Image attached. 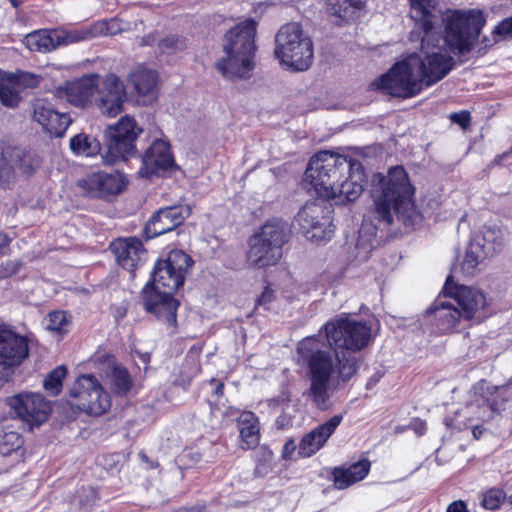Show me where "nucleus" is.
Segmentation results:
<instances>
[{
    "label": "nucleus",
    "instance_id": "52",
    "mask_svg": "<svg viewBox=\"0 0 512 512\" xmlns=\"http://www.w3.org/2000/svg\"><path fill=\"white\" fill-rule=\"evenodd\" d=\"M273 299V291L266 287L265 290L262 292L261 296L257 299V305L259 306H265L268 303H270Z\"/></svg>",
    "mask_w": 512,
    "mask_h": 512
},
{
    "label": "nucleus",
    "instance_id": "61",
    "mask_svg": "<svg viewBox=\"0 0 512 512\" xmlns=\"http://www.w3.org/2000/svg\"><path fill=\"white\" fill-rule=\"evenodd\" d=\"M141 359L144 363H147L150 359L149 355L148 354H142L141 355Z\"/></svg>",
    "mask_w": 512,
    "mask_h": 512
},
{
    "label": "nucleus",
    "instance_id": "22",
    "mask_svg": "<svg viewBox=\"0 0 512 512\" xmlns=\"http://www.w3.org/2000/svg\"><path fill=\"white\" fill-rule=\"evenodd\" d=\"M32 119L47 133L55 137H62L72 122L66 113H59L51 103L45 99H36L31 104Z\"/></svg>",
    "mask_w": 512,
    "mask_h": 512
},
{
    "label": "nucleus",
    "instance_id": "59",
    "mask_svg": "<svg viewBox=\"0 0 512 512\" xmlns=\"http://www.w3.org/2000/svg\"><path fill=\"white\" fill-rule=\"evenodd\" d=\"M223 389H224V384L223 383H217L216 387H215V394L216 395H222L223 394Z\"/></svg>",
    "mask_w": 512,
    "mask_h": 512
},
{
    "label": "nucleus",
    "instance_id": "41",
    "mask_svg": "<svg viewBox=\"0 0 512 512\" xmlns=\"http://www.w3.org/2000/svg\"><path fill=\"white\" fill-rule=\"evenodd\" d=\"M14 80L15 85L22 94L25 89L37 88L43 81V77L40 74L31 73L27 71L18 70L14 73H10Z\"/></svg>",
    "mask_w": 512,
    "mask_h": 512
},
{
    "label": "nucleus",
    "instance_id": "1",
    "mask_svg": "<svg viewBox=\"0 0 512 512\" xmlns=\"http://www.w3.org/2000/svg\"><path fill=\"white\" fill-rule=\"evenodd\" d=\"M410 17L421 33L412 32L411 40H420L426 46L446 47L455 55L472 51L486 19L481 10L447 9L441 16L436 14L434 0H409Z\"/></svg>",
    "mask_w": 512,
    "mask_h": 512
},
{
    "label": "nucleus",
    "instance_id": "27",
    "mask_svg": "<svg viewBox=\"0 0 512 512\" xmlns=\"http://www.w3.org/2000/svg\"><path fill=\"white\" fill-rule=\"evenodd\" d=\"M351 166H353L351 171L336 184L334 195L330 198V200H335L337 204L354 201L363 192V182L365 180L363 166L355 159L351 162Z\"/></svg>",
    "mask_w": 512,
    "mask_h": 512
},
{
    "label": "nucleus",
    "instance_id": "33",
    "mask_svg": "<svg viewBox=\"0 0 512 512\" xmlns=\"http://www.w3.org/2000/svg\"><path fill=\"white\" fill-rule=\"evenodd\" d=\"M427 312L434 316L437 326L442 332L451 331L462 319L461 313L454 304L440 299L436 300Z\"/></svg>",
    "mask_w": 512,
    "mask_h": 512
},
{
    "label": "nucleus",
    "instance_id": "3",
    "mask_svg": "<svg viewBox=\"0 0 512 512\" xmlns=\"http://www.w3.org/2000/svg\"><path fill=\"white\" fill-rule=\"evenodd\" d=\"M307 367L308 396L320 410L330 407V391L347 382L357 371L355 357H346L315 336L304 338L297 347Z\"/></svg>",
    "mask_w": 512,
    "mask_h": 512
},
{
    "label": "nucleus",
    "instance_id": "37",
    "mask_svg": "<svg viewBox=\"0 0 512 512\" xmlns=\"http://www.w3.org/2000/svg\"><path fill=\"white\" fill-rule=\"evenodd\" d=\"M22 99L10 73L0 70V103L6 108L15 109Z\"/></svg>",
    "mask_w": 512,
    "mask_h": 512
},
{
    "label": "nucleus",
    "instance_id": "30",
    "mask_svg": "<svg viewBox=\"0 0 512 512\" xmlns=\"http://www.w3.org/2000/svg\"><path fill=\"white\" fill-rule=\"evenodd\" d=\"M23 438L15 431L7 432L0 440V473L7 472L9 468L23 459Z\"/></svg>",
    "mask_w": 512,
    "mask_h": 512
},
{
    "label": "nucleus",
    "instance_id": "32",
    "mask_svg": "<svg viewBox=\"0 0 512 512\" xmlns=\"http://www.w3.org/2000/svg\"><path fill=\"white\" fill-rule=\"evenodd\" d=\"M3 155L12 163L19 175L30 176L40 165L38 156L31 150L20 147H7Z\"/></svg>",
    "mask_w": 512,
    "mask_h": 512
},
{
    "label": "nucleus",
    "instance_id": "10",
    "mask_svg": "<svg viewBox=\"0 0 512 512\" xmlns=\"http://www.w3.org/2000/svg\"><path fill=\"white\" fill-rule=\"evenodd\" d=\"M420 62L416 54L398 62L372 85L386 93L400 98H410L417 95L423 88V83L417 69Z\"/></svg>",
    "mask_w": 512,
    "mask_h": 512
},
{
    "label": "nucleus",
    "instance_id": "4",
    "mask_svg": "<svg viewBox=\"0 0 512 512\" xmlns=\"http://www.w3.org/2000/svg\"><path fill=\"white\" fill-rule=\"evenodd\" d=\"M256 22L246 19L225 35L223 51L225 56L216 64L227 79H248L255 67Z\"/></svg>",
    "mask_w": 512,
    "mask_h": 512
},
{
    "label": "nucleus",
    "instance_id": "24",
    "mask_svg": "<svg viewBox=\"0 0 512 512\" xmlns=\"http://www.w3.org/2000/svg\"><path fill=\"white\" fill-rule=\"evenodd\" d=\"M191 214L188 205H176L159 209L146 224V232L156 237L174 230Z\"/></svg>",
    "mask_w": 512,
    "mask_h": 512
},
{
    "label": "nucleus",
    "instance_id": "29",
    "mask_svg": "<svg viewBox=\"0 0 512 512\" xmlns=\"http://www.w3.org/2000/svg\"><path fill=\"white\" fill-rule=\"evenodd\" d=\"M98 82V74H89L67 83L64 89L67 101L77 107L86 106L98 91Z\"/></svg>",
    "mask_w": 512,
    "mask_h": 512
},
{
    "label": "nucleus",
    "instance_id": "34",
    "mask_svg": "<svg viewBox=\"0 0 512 512\" xmlns=\"http://www.w3.org/2000/svg\"><path fill=\"white\" fill-rule=\"evenodd\" d=\"M158 76L156 71L144 66L136 67L130 74L128 82L139 96H153Z\"/></svg>",
    "mask_w": 512,
    "mask_h": 512
},
{
    "label": "nucleus",
    "instance_id": "18",
    "mask_svg": "<svg viewBox=\"0 0 512 512\" xmlns=\"http://www.w3.org/2000/svg\"><path fill=\"white\" fill-rule=\"evenodd\" d=\"M126 184L125 176L119 171L91 173L77 183L84 195L102 199L118 195Z\"/></svg>",
    "mask_w": 512,
    "mask_h": 512
},
{
    "label": "nucleus",
    "instance_id": "47",
    "mask_svg": "<svg viewBox=\"0 0 512 512\" xmlns=\"http://www.w3.org/2000/svg\"><path fill=\"white\" fill-rule=\"evenodd\" d=\"M496 35L512 38V16L504 19L494 29Z\"/></svg>",
    "mask_w": 512,
    "mask_h": 512
},
{
    "label": "nucleus",
    "instance_id": "23",
    "mask_svg": "<svg viewBox=\"0 0 512 512\" xmlns=\"http://www.w3.org/2000/svg\"><path fill=\"white\" fill-rule=\"evenodd\" d=\"M174 165L170 144L164 139H155L142 156V167L139 174L151 177L160 171H165Z\"/></svg>",
    "mask_w": 512,
    "mask_h": 512
},
{
    "label": "nucleus",
    "instance_id": "13",
    "mask_svg": "<svg viewBox=\"0 0 512 512\" xmlns=\"http://www.w3.org/2000/svg\"><path fill=\"white\" fill-rule=\"evenodd\" d=\"M142 129L137 126L134 118L125 115L106 130L108 138L107 152L102 155L107 165H113L118 160H124L135 151V141Z\"/></svg>",
    "mask_w": 512,
    "mask_h": 512
},
{
    "label": "nucleus",
    "instance_id": "54",
    "mask_svg": "<svg viewBox=\"0 0 512 512\" xmlns=\"http://www.w3.org/2000/svg\"><path fill=\"white\" fill-rule=\"evenodd\" d=\"M271 470V467L269 464L263 462V463H258L256 468H255V473L258 475V476H265L269 473V471Z\"/></svg>",
    "mask_w": 512,
    "mask_h": 512
},
{
    "label": "nucleus",
    "instance_id": "25",
    "mask_svg": "<svg viewBox=\"0 0 512 512\" xmlns=\"http://www.w3.org/2000/svg\"><path fill=\"white\" fill-rule=\"evenodd\" d=\"M343 420V415L332 416L326 422L316 426L308 433L304 434L298 444V454L307 458L317 453L328 441L331 435L336 431Z\"/></svg>",
    "mask_w": 512,
    "mask_h": 512
},
{
    "label": "nucleus",
    "instance_id": "44",
    "mask_svg": "<svg viewBox=\"0 0 512 512\" xmlns=\"http://www.w3.org/2000/svg\"><path fill=\"white\" fill-rule=\"evenodd\" d=\"M158 49L162 54H174L186 48V41L178 35H168L158 40Z\"/></svg>",
    "mask_w": 512,
    "mask_h": 512
},
{
    "label": "nucleus",
    "instance_id": "43",
    "mask_svg": "<svg viewBox=\"0 0 512 512\" xmlns=\"http://www.w3.org/2000/svg\"><path fill=\"white\" fill-rule=\"evenodd\" d=\"M44 323L47 330L63 333L68 330L70 320L64 311H54L48 314Z\"/></svg>",
    "mask_w": 512,
    "mask_h": 512
},
{
    "label": "nucleus",
    "instance_id": "62",
    "mask_svg": "<svg viewBox=\"0 0 512 512\" xmlns=\"http://www.w3.org/2000/svg\"><path fill=\"white\" fill-rule=\"evenodd\" d=\"M508 502L512 505V494L508 497Z\"/></svg>",
    "mask_w": 512,
    "mask_h": 512
},
{
    "label": "nucleus",
    "instance_id": "49",
    "mask_svg": "<svg viewBox=\"0 0 512 512\" xmlns=\"http://www.w3.org/2000/svg\"><path fill=\"white\" fill-rule=\"evenodd\" d=\"M21 268V263L18 261H8L1 266L0 275L2 277H11L16 275Z\"/></svg>",
    "mask_w": 512,
    "mask_h": 512
},
{
    "label": "nucleus",
    "instance_id": "7",
    "mask_svg": "<svg viewBox=\"0 0 512 512\" xmlns=\"http://www.w3.org/2000/svg\"><path fill=\"white\" fill-rule=\"evenodd\" d=\"M274 55L281 65L293 71H305L313 61V44L300 24L288 23L276 34Z\"/></svg>",
    "mask_w": 512,
    "mask_h": 512
},
{
    "label": "nucleus",
    "instance_id": "21",
    "mask_svg": "<svg viewBox=\"0 0 512 512\" xmlns=\"http://www.w3.org/2000/svg\"><path fill=\"white\" fill-rule=\"evenodd\" d=\"M143 304L147 312L154 314L163 321L168 328L176 327L177 308L179 303L173 297V293L155 290L146 284L142 291Z\"/></svg>",
    "mask_w": 512,
    "mask_h": 512
},
{
    "label": "nucleus",
    "instance_id": "56",
    "mask_svg": "<svg viewBox=\"0 0 512 512\" xmlns=\"http://www.w3.org/2000/svg\"><path fill=\"white\" fill-rule=\"evenodd\" d=\"M11 242V238L5 234L0 233V253H2L3 249L6 248Z\"/></svg>",
    "mask_w": 512,
    "mask_h": 512
},
{
    "label": "nucleus",
    "instance_id": "40",
    "mask_svg": "<svg viewBox=\"0 0 512 512\" xmlns=\"http://www.w3.org/2000/svg\"><path fill=\"white\" fill-rule=\"evenodd\" d=\"M109 383L111 390L118 395L126 394L132 386L128 371L122 367H114L109 375Z\"/></svg>",
    "mask_w": 512,
    "mask_h": 512
},
{
    "label": "nucleus",
    "instance_id": "17",
    "mask_svg": "<svg viewBox=\"0 0 512 512\" xmlns=\"http://www.w3.org/2000/svg\"><path fill=\"white\" fill-rule=\"evenodd\" d=\"M421 48L425 56L421 58L416 54V59L420 62L417 71L423 85L431 86L442 80L452 70L454 59L443 52L441 47L426 46L423 48L421 43Z\"/></svg>",
    "mask_w": 512,
    "mask_h": 512
},
{
    "label": "nucleus",
    "instance_id": "2",
    "mask_svg": "<svg viewBox=\"0 0 512 512\" xmlns=\"http://www.w3.org/2000/svg\"><path fill=\"white\" fill-rule=\"evenodd\" d=\"M372 196L374 205L364 218L356 244L357 257L366 260L375 247V231L380 224L393 222L394 214L406 225H413L418 217L412 202L413 187L403 167L395 166L388 174H377L373 178Z\"/></svg>",
    "mask_w": 512,
    "mask_h": 512
},
{
    "label": "nucleus",
    "instance_id": "55",
    "mask_svg": "<svg viewBox=\"0 0 512 512\" xmlns=\"http://www.w3.org/2000/svg\"><path fill=\"white\" fill-rule=\"evenodd\" d=\"M205 506L203 505H194L191 507H181L175 512H204Z\"/></svg>",
    "mask_w": 512,
    "mask_h": 512
},
{
    "label": "nucleus",
    "instance_id": "38",
    "mask_svg": "<svg viewBox=\"0 0 512 512\" xmlns=\"http://www.w3.org/2000/svg\"><path fill=\"white\" fill-rule=\"evenodd\" d=\"M240 437L246 449L254 448L259 443V423L252 412L242 413L239 419Z\"/></svg>",
    "mask_w": 512,
    "mask_h": 512
},
{
    "label": "nucleus",
    "instance_id": "12",
    "mask_svg": "<svg viewBox=\"0 0 512 512\" xmlns=\"http://www.w3.org/2000/svg\"><path fill=\"white\" fill-rule=\"evenodd\" d=\"M191 257L181 250L169 252L166 259L156 262L152 272V289L174 293L184 284L185 275L191 267Z\"/></svg>",
    "mask_w": 512,
    "mask_h": 512
},
{
    "label": "nucleus",
    "instance_id": "57",
    "mask_svg": "<svg viewBox=\"0 0 512 512\" xmlns=\"http://www.w3.org/2000/svg\"><path fill=\"white\" fill-rule=\"evenodd\" d=\"M413 427H414L415 432H416L419 436L423 435V434H424V432H425V430H426V425H425V423H424V422H421V421H417V422H415V423H414V425H413Z\"/></svg>",
    "mask_w": 512,
    "mask_h": 512
},
{
    "label": "nucleus",
    "instance_id": "5",
    "mask_svg": "<svg viewBox=\"0 0 512 512\" xmlns=\"http://www.w3.org/2000/svg\"><path fill=\"white\" fill-rule=\"evenodd\" d=\"M353 160L327 150L320 151L310 159L304 182L311 185L318 197L330 200L336 184L351 171Z\"/></svg>",
    "mask_w": 512,
    "mask_h": 512
},
{
    "label": "nucleus",
    "instance_id": "58",
    "mask_svg": "<svg viewBox=\"0 0 512 512\" xmlns=\"http://www.w3.org/2000/svg\"><path fill=\"white\" fill-rule=\"evenodd\" d=\"M484 427L482 425H478V426H475L472 430V433H473V436L476 438V439H479L483 432H484Z\"/></svg>",
    "mask_w": 512,
    "mask_h": 512
},
{
    "label": "nucleus",
    "instance_id": "42",
    "mask_svg": "<svg viewBox=\"0 0 512 512\" xmlns=\"http://www.w3.org/2000/svg\"><path fill=\"white\" fill-rule=\"evenodd\" d=\"M67 374L65 366H58L53 369L43 381L44 389L53 396L60 393L62 389V381Z\"/></svg>",
    "mask_w": 512,
    "mask_h": 512
},
{
    "label": "nucleus",
    "instance_id": "36",
    "mask_svg": "<svg viewBox=\"0 0 512 512\" xmlns=\"http://www.w3.org/2000/svg\"><path fill=\"white\" fill-rule=\"evenodd\" d=\"M364 3V0H327L330 13L343 21L358 18Z\"/></svg>",
    "mask_w": 512,
    "mask_h": 512
},
{
    "label": "nucleus",
    "instance_id": "28",
    "mask_svg": "<svg viewBox=\"0 0 512 512\" xmlns=\"http://www.w3.org/2000/svg\"><path fill=\"white\" fill-rule=\"evenodd\" d=\"M110 249L118 264L129 272L137 269L146 253L142 242L135 237L117 239L110 244Z\"/></svg>",
    "mask_w": 512,
    "mask_h": 512
},
{
    "label": "nucleus",
    "instance_id": "15",
    "mask_svg": "<svg viewBox=\"0 0 512 512\" xmlns=\"http://www.w3.org/2000/svg\"><path fill=\"white\" fill-rule=\"evenodd\" d=\"M443 290L453 299L463 320L481 322L487 316L489 300L482 290L454 284L451 276L447 277Z\"/></svg>",
    "mask_w": 512,
    "mask_h": 512
},
{
    "label": "nucleus",
    "instance_id": "20",
    "mask_svg": "<svg viewBox=\"0 0 512 512\" xmlns=\"http://www.w3.org/2000/svg\"><path fill=\"white\" fill-rule=\"evenodd\" d=\"M126 90L123 82L115 74H108L98 88L95 104L100 113L107 117H115L123 110Z\"/></svg>",
    "mask_w": 512,
    "mask_h": 512
},
{
    "label": "nucleus",
    "instance_id": "45",
    "mask_svg": "<svg viewBox=\"0 0 512 512\" xmlns=\"http://www.w3.org/2000/svg\"><path fill=\"white\" fill-rule=\"evenodd\" d=\"M18 176H20L19 173L2 152L0 158V185L9 188Z\"/></svg>",
    "mask_w": 512,
    "mask_h": 512
},
{
    "label": "nucleus",
    "instance_id": "11",
    "mask_svg": "<svg viewBox=\"0 0 512 512\" xmlns=\"http://www.w3.org/2000/svg\"><path fill=\"white\" fill-rule=\"evenodd\" d=\"M69 395L71 405L89 415L100 416L111 407L109 394L92 374L78 377Z\"/></svg>",
    "mask_w": 512,
    "mask_h": 512
},
{
    "label": "nucleus",
    "instance_id": "53",
    "mask_svg": "<svg viewBox=\"0 0 512 512\" xmlns=\"http://www.w3.org/2000/svg\"><path fill=\"white\" fill-rule=\"evenodd\" d=\"M447 512H469V511L467 510L466 504L463 501L458 500V501L452 502L448 506Z\"/></svg>",
    "mask_w": 512,
    "mask_h": 512
},
{
    "label": "nucleus",
    "instance_id": "14",
    "mask_svg": "<svg viewBox=\"0 0 512 512\" xmlns=\"http://www.w3.org/2000/svg\"><path fill=\"white\" fill-rule=\"evenodd\" d=\"M502 239V230L497 227L484 226L475 232L465 251L462 271L467 275L475 274L478 266L500 249Z\"/></svg>",
    "mask_w": 512,
    "mask_h": 512
},
{
    "label": "nucleus",
    "instance_id": "48",
    "mask_svg": "<svg viewBox=\"0 0 512 512\" xmlns=\"http://www.w3.org/2000/svg\"><path fill=\"white\" fill-rule=\"evenodd\" d=\"M450 120L453 123L458 124L463 129H466L470 125L471 116L468 111H461V112L452 113L450 115Z\"/></svg>",
    "mask_w": 512,
    "mask_h": 512
},
{
    "label": "nucleus",
    "instance_id": "51",
    "mask_svg": "<svg viewBox=\"0 0 512 512\" xmlns=\"http://www.w3.org/2000/svg\"><path fill=\"white\" fill-rule=\"evenodd\" d=\"M158 40H160L158 33L152 32L141 38L140 45L142 46H158Z\"/></svg>",
    "mask_w": 512,
    "mask_h": 512
},
{
    "label": "nucleus",
    "instance_id": "31",
    "mask_svg": "<svg viewBox=\"0 0 512 512\" xmlns=\"http://www.w3.org/2000/svg\"><path fill=\"white\" fill-rule=\"evenodd\" d=\"M370 467V461L362 459L346 468H335L333 471L335 487L337 489H346L356 482L363 480L368 475Z\"/></svg>",
    "mask_w": 512,
    "mask_h": 512
},
{
    "label": "nucleus",
    "instance_id": "16",
    "mask_svg": "<svg viewBox=\"0 0 512 512\" xmlns=\"http://www.w3.org/2000/svg\"><path fill=\"white\" fill-rule=\"evenodd\" d=\"M6 403L30 430L43 424L51 411L49 402L42 394L35 392H21L7 397Z\"/></svg>",
    "mask_w": 512,
    "mask_h": 512
},
{
    "label": "nucleus",
    "instance_id": "46",
    "mask_svg": "<svg viewBox=\"0 0 512 512\" xmlns=\"http://www.w3.org/2000/svg\"><path fill=\"white\" fill-rule=\"evenodd\" d=\"M505 498L506 494L504 493L503 490L498 488H492L484 494L482 505L485 509L496 510L500 508Z\"/></svg>",
    "mask_w": 512,
    "mask_h": 512
},
{
    "label": "nucleus",
    "instance_id": "6",
    "mask_svg": "<svg viewBox=\"0 0 512 512\" xmlns=\"http://www.w3.org/2000/svg\"><path fill=\"white\" fill-rule=\"evenodd\" d=\"M290 229L281 219H270L249 240L248 263L264 268L278 263L282 247L288 241Z\"/></svg>",
    "mask_w": 512,
    "mask_h": 512
},
{
    "label": "nucleus",
    "instance_id": "35",
    "mask_svg": "<svg viewBox=\"0 0 512 512\" xmlns=\"http://www.w3.org/2000/svg\"><path fill=\"white\" fill-rule=\"evenodd\" d=\"M268 407L276 410L281 407L282 413L276 419V425L279 429H286L292 425L293 418L295 417L297 407L291 403L290 393L284 390L276 398L267 401Z\"/></svg>",
    "mask_w": 512,
    "mask_h": 512
},
{
    "label": "nucleus",
    "instance_id": "39",
    "mask_svg": "<svg viewBox=\"0 0 512 512\" xmlns=\"http://www.w3.org/2000/svg\"><path fill=\"white\" fill-rule=\"evenodd\" d=\"M69 147L76 156L92 157L97 155L101 146L96 138L79 133L70 139Z\"/></svg>",
    "mask_w": 512,
    "mask_h": 512
},
{
    "label": "nucleus",
    "instance_id": "50",
    "mask_svg": "<svg viewBox=\"0 0 512 512\" xmlns=\"http://www.w3.org/2000/svg\"><path fill=\"white\" fill-rule=\"evenodd\" d=\"M297 448L298 446L293 439L288 440L283 447L282 457L284 459H290Z\"/></svg>",
    "mask_w": 512,
    "mask_h": 512
},
{
    "label": "nucleus",
    "instance_id": "26",
    "mask_svg": "<svg viewBox=\"0 0 512 512\" xmlns=\"http://www.w3.org/2000/svg\"><path fill=\"white\" fill-rule=\"evenodd\" d=\"M322 212V209L318 205L309 203L299 210L295 218V221L307 238L316 242L331 239L334 232L331 225L323 228L327 220L323 223L319 221V216Z\"/></svg>",
    "mask_w": 512,
    "mask_h": 512
},
{
    "label": "nucleus",
    "instance_id": "19",
    "mask_svg": "<svg viewBox=\"0 0 512 512\" xmlns=\"http://www.w3.org/2000/svg\"><path fill=\"white\" fill-rule=\"evenodd\" d=\"M28 356V343L25 337L11 329L0 327V379L9 375L12 367L19 365Z\"/></svg>",
    "mask_w": 512,
    "mask_h": 512
},
{
    "label": "nucleus",
    "instance_id": "8",
    "mask_svg": "<svg viewBox=\"0 0 512 512\" xmlns=\"http://www.w3.org/2000/svg\"><path fill=\"white\" fill-rule=\"evenodd\" d=\"M327 343L339 354L344 351L358 352L371 340V327L363 321L339 317L326 322L322 329Z\"/></svg>",
    "mask_w": 512,
    "mask_h": 512
},
{
    "label": "nucleus",
    "instance_id": "9",
    "mask_svg": "<svg viewBox=\"0 0 512 512\" xmlns=\"http://www.w3.org/2000/svg\"><path fill=\"white\" fill-rule=\"evenodd\" d=\"M114 33L108 22L95 23L90 29H50L38 30L25 37V45L31 51L50 52L60 46H65L95 37Z\"/></svg>",
    "mask_w": 512,
    "mask_h": 512
},
{
    "label": "nucleus",
    "instance_id": "60",
    "mask_svg": "<svg viewBox=\"0 0 512 512\" xmlns=\"http://www.w3.org/2000/svg\"><path fill=\"white\" fill-rule=\"evenodd\" d=\"M9 1L12 4V6L15 8L19 7L23 2V0H9Z\"/></svg>",
    "mask_w": 512,
    "mask_h": 512
}]
</instances>
